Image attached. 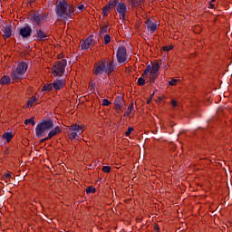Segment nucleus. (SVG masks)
<instances>
[{"label":"nucleus","instance_id":"obj_7","mask_svg":"<svg viewBox=\"0 0 232 232\" xmlns=\"http://www.w3.org/2000/svg\"><path fill=\"white\" fill-rule=\"evenodd\" d=\"M116 11L119 14L120 19L124 21L126 19V13L128 12V7H126V4L123 2H120L116 7Z\"/></svg>","mask_w":232,"mask_h":232},{"label":"nucleus","instance_id":"obj_47","mask_svg":"<svg viewBox=\"0 0 232 232\" xmlns=\"http://www.w3.org/2000/svg\"><path fill=\"white\" fill-rule=\"evenodd\" d=\"M79 9H80V10H83V9H84V5H80V6H79Z\"/></svg>","mask_w":232,"mask_h":232},{"label":"nucleus","instance_id":"obj_44","mask_svg":"<svg viewBox=\"0 0 232 232\" xmlns=\"http://www.w3.org/2000/svg\"><path fill=\"white\" fill-rule=\"evenodd\" d=\"M46 140H50V138L47 136L40 140V142H46Z\"/></svg>","mask_w":232,"mask_h":232},{"label":"nucleus","instance_id":"obj_20","mask_svg":"<svg viewBox=\"0 0 232 232\" xmlns=\"http://www.w3.org/2000/svg\"><path fill=\"white\" fill-rule=\"evenodd\" d=\"M102 34H110V27L108 24L102 25L100 28V37H102Z\"/></svg>","mask_w":232,"mask_h":232},{"label":"nucleus","instance_id":"obj_22","mask_svg":"<svg viewBox=\"0 0 232 232\" xmlns=\"http://www.w3.org/2000/svg\"><path fill=\"white\" fill-rule=\"evenodd\" d=\"M119 4H120L119 0H110L107 5H109V7H111V8H115V7L117 8Z\"/></svg>","mask_w":232,"mask_h":232},{"label":"nucleus","instance_id":"obj_26","mask_svg":"<svg viewBox=\"0 0 232 232\" xmlns=\"http://www.w3.org/2000/svg\"><path fill=\"white\" fill-rule=\"evenodd\" d=\"M90 44L85 40L81 42V48L82 50H88L90 48Z\"/></svg>","mask_w":232,"mask_h":232},{"label":"nucleus","instance_id":"obj_28","mask_svg":"<svg viewBox=\"0 0 232 232\" xmlns=\"http://www.w3.org/2000/svg\"><path fill=\"white\" fill-rule=\"evenodd\" d=\"M146 77H143L141 74V77L138 79V86H144L146 84Z\"/></svg>","mask_w":232,"mask_h":232},{"label":"nucleus","instance_id":"obj_17","mask_svg":"<svg viewBox=\"0 0 232 232\" xmlns=\"http://www.w3.org/2000/svg\"><path fill=\"white\" fill-rule=\"evenodd\" d=\"M159 70H160V65L159 64V63H155L151 66L150 75H159Z\"/></svg>","mask_w":232,"mask_h":232},{"label":"nucleus","instance_id":"obj_42","mask_svg":"<svg viewBox=\"0 0 232 232\" xmlns=\"http://www.w3.org/2000/svg\"><path fill=\"white\" fill-rule=\"evenodd\" d=\"M114 104H115L116 110H122V104H121V103H114Z\"/></svg>","mask_w":232,"mask_h":232},{"label":"nucleus","instance_id":"obj_48","mask_svg":"<svg viewBox=\"0 0 232 232\" xmlns=\"http://www.w3.org/2000/svg\"><path fill=\"white\" fill-rule=\"evenodd\" d=\"M211 3H212V4L215 3V0H211Z\"/></svg>","mask_w":232,"mask_h":232},{"label":"nucleus","instance_id":"obj_11","mask_svg":"<svg viewBox=\"0 0 232 232\" xmlns=\"http://www.w3.org/2000/svg\"><path fill=\"white\" fill-rule=\"evenodd\" d=\"M19 34L24 38V39H28V37L32 36V27L30 26H24L20 29Z\"/></svg>","mask_w":232,"mask_h":232},{"label":"nucleus","instance_id":"obj_25","mask_svg":"<svg viewBox=\"0 0 232 232\" xmlns=\"http://www.w3.org/2000/svg\"><path fill=\"white\" fill-rule=\"evenodd\" d=\"M129 4L132 8H135L136 6H139V5H140V0H129Z\"/></svg>","mask_w":232,"mask_h":232},{"label":"nucleus","instance_id":"obj_49","mask_svg":"<svg viewBox=\"0 0 232 232\" xmlns=\"http://www.w3.org/2000/svg\"><path fill=\"white\" fill-rule=\"evenodd\" d=\"M155 95V92H152V96H154Z\"/></svg>","mask_w":232,"mask_h":232},{"label":"nucleus","instance_id":"obj_3","mask_svg":"<svg viewBox=\"0 0 232 232\" xmlns=\"http://www.w3.org/2000/svg\"><path fill=\"white\" fill-rule=\"evenodd\" d=\"M28 70V63L25 62H21L17 64L16 69L11 72V79L12 81H21L24 79V73Z\"/></svg>","mask_w":232,"mask_h":232},{"label":"nucleus","instance_id":"obj_19","mask_svg":"<svg viewBox=\"0 0 232 232\" xmlns=\"http://www.w3.org/2000/svg\"><path fill=\"white\" fill-rule=\"evenodd\" d=\"M12 79H10L9 76H3L1 79H0V84H3V86H5L6 84H10Z\"/></svg>","mask_w":232,"mask_h":232},{"label":"nucleus","instance_id":"obj_12","mask_svg":"<svg viewBox=\"0 0 232 232\" xmlns=\"http://www.w3.org/2000/svg\"><path fill=\"white\" fill-rule=\"evenodd\" d=\"M2 32L4 34V39H10V37H12V25L9 24L6 27L3 26Z\"/></svg>","mask_w":232,"mask_h":232},{"label":"nucleus","instance_id":"obj_2","mask_svg":"<svg viewBox=\"0 0 232 232\" xmlns=\"http://www.w3.org/2000/svg\"><path fill=\"white\" fill-rule=\"evenodd\" d=\"M54 125L53 120L52 119L41 120L35 128V136L37 139L46 137V132L49 131V130H53Z\"/></svg>","mask_w":232,"mask_h":232},{"label":"nucleus","instance_id":"obj_13","mask_svg":"<svg viewBox=\"0 0 232 232\" xmlns=\"http://www.w3.org/2000/svg\"><path fill=\"white\" fill-rule=\"evenodd\" d=\"M36 39L37 41H48V34L44 33L42 29L36 30Z\"/></svg>","mask_w":232,"mask_h":232},{"label":"nucleus","instance_id":"obj_46","mask_svg":"<svg viewBox=\"0 0 232 232\" xmlns=\"http://www.w3.org/2000/svg\"><path fill=\"white\" fill-rule=\"evenodd\" d=\"M209 8H215V5H213L211 2L209 3Z\"/></svg>","mask_w":232,"mask_h":232},{"label":"nucleus","instance_id":"obj_14","mask_svg":"<svg viewBox=\"0 0 232 232\" xmlns=\"http://www.w3.org/2000/svg\"><path fill=\"white\" fill-rule=\"evenodd\" d=\"M147 30L150 32V34H154V32L157 30V24L151 20H148L147 23Z\"/></svg>","mask_w":232,"mask_h":232},{"label":"nucleus","instance_id":"obj_10","mask_svg":"<svg viewBox=\"0 0 232 232\" xmlns=\"http://www.w3.org/2000/svg\"><path fill=\"white\" fill-rule=\"evenodd\" d=\"M64 86H66V80L55 79L53 82V88L56 92H59V90H63Z\"/></svg>","mask_w":232,"mask_h":232},{"label":"nucleus","instance_id":"obj_8","mask_svg":"<svg viewBox=\"0 0 232 232\" xmlns=\"http://www.w3.org/2000/svg\"><path fill=\"white\" fill-rule=\"evenodd\" d=\"M106 66H108V62L103 61L100 63V65L95 64L93 68L94 75H102V73H106Z\"/></svg>","mask_w":232,"mask_h":232},{"label":"nucleus","instance_id":"obj_23","mask_svg":"<svg viewBox=\"0 0 232 232\" xmlns=\"http://www.w3.org/2000/svg\"><path fill=\"white\" fill-rule=\"evenodd\" d=\"M150 74L151 75V65H147L142 73V77H148Z\"/></svg>","mask_w":232,"mask_h":232},{"label":"nucleus","instance_id":"obj_31","mask_svg":"<svg viewBox=\"0 0 232 232\" xmlns=\"http://www.w3.org/2000/svg\"><path fill=\"white\" fill-rule=\"evenodd\" d=\"M122 102H124V98L122 96H118L114 101V104H122Z\"/></svg>","mask_w":232,"mask_h":232},{"label":"nucleus","instance_id":"obj_30","mask_svg":"<svg viewBox=\"0 0 232 232\" xmlns=\"http://www.w3.org/2000/svg\"><path fill=\"white\" fill-rule=\"evenodd\" d=\"M159 77L158 74H150V77H149L150 84H155V79Z\"/></svg>","mask_w":232,"mask_h":232},{"label":"nucleus","instance_id":"obj_43","mask_svg":"<svg viewBox=\"0 0 232 232\" xmlns=\"http://www.w3.org/2000/svg\"><path fill=\"white\" fill-rule=\"evenodd\" d=\"M171 105L173 108H177V101L171 100Z\"/></svg>","mask_w":232,"mask_h":232},{"label":"nucleus","instance_id":"obj_18","mask_svg":"<svg viewBox=\"0 0 232 232\" xmlns=\"http://www.w3.org/2000/svg\"><path fill=\"white\" fill-rule=\"evenodd\" d=\"M2 139L6 140V142H10V140H12V139H14V134L10 131H6L2 135Z\"/></svg>","mask_w":232,"mask_h":232},{"label":"nucleus","instance_id":"obj_32","mask_svg":"<svg viewBox=\"0 0 232 232\" xmlns=\"http://www.w3.org/2000/svg\"><path fill=\"white\" fill-rule=\"evenodd\" d=\"M111 42V36L110 34H105L104 35V44H110Z\"/></svg>","mask_w":232,"mask_h":232},{"label":"nucleus","instance_id":"obj_5","mask_svg":"<svg viewBox=\"0 0 232 232\" xmlns=\"http://www.w3.org/2000/svg\"><path fill=\"white\" fill-rule=\"evenodd\" d=\"M116 58L120 64H122V63H126L128 61V53L126 51V47L120 46L116 53Z\"/></svg>","mask_w":232,"mask_h":232},{"label":"nucleus","instance_id":"obj_40","mask_svg":"<svg viewBox=\"0 0 232 232\" xmlns=\"http://www.w3.org/2000/svg\"><path fill=\"white\" fill-rule=\"evenodd\" d=\"M177 82H179V80L173 79L169 82V86H175V84H177Z\"/></svg>","mask_w":232,"mask_h":232},{"label":"nucleus","instance_id":"obj_36","mask_svg":"<svg viewBox=\"0 0 232 232\" xmlns=\"http://www.w3.org/2000/svg\"><path fill=\"white\" fill-rule=\"evenodd\" d=\"M133 111V103H130L127 109V116L129 117L130 113Z\"/></svg>","mask_w":232,"mask_h":232},{"label":"nucleus","instance_id":"obj_34","mask_svg":"<svg viewBox=\"0 0 232 232\" xmlns=\"http://www.w3.org/2000/svg\"><path fill=\"white\" fill-rule=\"evenodd\" d=\"M96 189L93 187H89L86 188L87 195H90V193H95Z\"/></svg>","mask_w":232,"mask_h":232},{"label":"nucleus","instance_id":"obj_33","mask_svg":"<svg viewBox=\"0 0 232 232\" xmlns=\"http://www.w3.org/2000/svg\"><path fill=\"white\" fill-rule=\"evenodd\" d=\"M102 170L103 171V173H110V171H111V167H110V166H103Z\"/></svg>","mask_w":232,"mask_h":232},{"label":"nucleus","instance_id":"obj_9","mask_svg":"<svg viewBox=\"0 0 232 232\" xmlns=\"http://www.w3.org/2000/svg\"><path fill=\"white\" fill-rule=\"evenodd\" d=\"M46 19V15L44 14H33L31 15L32 23H35L37 26H41V23Z\"/></svg>","mask_w":232,"mask_h":232},{"label":"nucleus","instance_id":"obj_35","mask_svg":"<svg viewBox=\"0 0 232 232\" xmlns=\"http://www.w3.org/2000/svg\"><path fill=\"white\" fill-rule=\"evenodd\" d=\"M85 41H86V42L89 44V45H91V46H92V44H93V43H95V40L93 39V36H90V37L87 38Z\"/></svg>","mask_w":232,"mask_h":232},{"label":"nucleus","instance_id":"obj_24","mask_svg":"<svg viewBox=\"0 0 232 232\" xmlns=\"http://www.w3.org/2000/svg\"><path fill=\"white\" fill-rule=\"evenodd\" d=\"M110 10H111V7H110L109 5H106L102 8V14L103 17H107V16H108V13L110 12Z\"/></svg>","mask_w":232,"mask_h":232},{"label":"nucleus","instance_id":"obj_27","mask_svg":"<svg viewBox=\"0 0 232 232\" xmlns=\"http://www.w3.org/2000/svg\"><path fill=\"white\" fill-rule=\"evenodd\" d=\"M37 101V97L33 96L31 99L27 102V107L30 108L33 104H35V102Z\"/></svg>","mask_w":232,"mask_h":232},{"label":"nucleus","instance_id":"obj_21","mask_svg":"<svg viewBox=\"0 0 232 232\" xmlns=\"http://www.w3.org/2000/svg\"><path fill=\"white\" fill-rule=\"evenodd\" d=\"M53 83H46L42 88V92H53Z\"/></svg>","mask_w":232,"mask_h":232},{"label":"nucleus","instance_id":"obj_39","mask_svg":"<svg viewBox=\"0 0 232 232\" xmlns=\"http://www.w3.org/2000/svg\"><path fill=\"white\" fill-rule=\"evenodd\" d=\"M169 50H173V45L164 46L163 52H169Z\"/></svg>","mask_w":232,"mask_h":232},{"label":"nucleus","instance_id":"obj_4","mask_svg":"<svg viewBox=\"0 0 232 232\" xmlns=\"http://www.w3.org/2000/svg\"><path fill=\"white\" fill-rule=\"evenodd\" d=\"M67 64L68 63L64 59L60 62H56L53 69V75H54V77H63V73H64Z\"/></svg>","mask_w":232,"mask_h":232},{"label":"nucleus","instance_id":"obj_45","mask_svg":"<svg viewBox=\"0 0 232 232\" xmlns=\"http://www.w3.org/2000/svg\"><path fill=\"white\" fill-rule=\"evenodd\" d=\"M154 232H160L159 225L154 226Z\"/></svg>","mask_w":232,"mask_h":232},{"label":"nucleus","instance_id":"obj_15","mask_svg":"<svg viewBox=\"0 0 232 232\" xmlns=\"http://www.w3.org/2000/svg\"><path fill=\"white\" fill-rule=\"evenodd\" d=\"M63 130L59 126H56L54 129L51 130L48 133L47 138L52 139V137H55V135H59Z\"/></svg>","mask_w":232,"mask_h":232},{"label":"nucleus","instance_id":"obj_6","mask_svg":"<svg viewBox=\"0 0 232 232\" xmlns=\"http://www.w3.org/2000/svg\"><path fill=\"white\" fill-rule=\"evenodd\" d=\"M69 131H71L69 139L73 140V139H76L77 135H81V133L84 131V127L79 126L77 124H73L69 127Z\"/></svg>","mask_w":232,"mask_h":232},{"label":"nucleus","instance_id":"obj_41","mask_svg":"<svg viewBox=\"0 0 232 232\" xmlns=\"http://www.w3.org/2000/svg\"><path fill=\"white\" fill-rule=\"evenodd\" d=\"M111 102L108 101V99H103L102 106H110Z\"/></svg>","mask_w":232,"mask_h":232},{"label":"nucleus","instance_id":"obj_16","mask_svg":"<svg viewBox=\"0 0 232 232\" xmlns=\"http://www.w3.org/2000/svg\"><path fill=\"white\" fill-rule=\"evenodd\" d=\"M111 72H115V63H113V61H110L109 63H107L106 66V73L110 75Z\"/></svg>","mask_w":232,"mask_h":232},{"label":"nucleus","instance_id":"obj_29","mask_svg":"<svg viewBox=\"0 0 232 232\" xmlns=\"http://www.w3.org/2000/svg\"><path fill=\"white\" fill-rule=\"evenodd\" d=\"M34 118L32 117L30 119H27L24 121L25 126H28V124H32V126H35V121L34 120Z\"/></svg>","mask_w":232,"mask_h":232},{"label":"nucleus","instance_id":"obj_1","mask_svg":"<svg viewBox=\"0 0 232 232\" xmlns=\"http://www.w3.org/2000/svg\"><path fill=\"white\" fill-rule=\"evenodd\" d=\"M75 7L68 4L66 0H60L55 6V14L58 19L63 21H68L69 19H73L75 15Z\"/></svg>","mask_w":232,"mask_h":232},{"label":"nucleus","instance_id":"obj_37","mask_svg":"<svg viewBox=\"0 0 232 232\" xmlns=\"http://www.w3.org/2000/svg\"><path fill=\"white\" fill-rule=\"evenodd\" d=\"M11 178H12V172L8 171L4 174L5 180H8V179H11Z\"/></svg>","mask_w":232,"mask_h":232},{"label":"nucleus","instance_id":"obj_38","mask_svg":"<svg viewBox=\"0 0 232 232\" xmlns=\"http://www.w3.org/2000/svg\"><path fill=\"white\" fill-rule=\"evenodd\" d=\"M131 131H133V127H129L125 132L126 137H130L131 135Z\"/></svg>","mask_w":232,"mask_h":232}]
</instances>
